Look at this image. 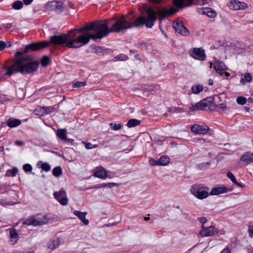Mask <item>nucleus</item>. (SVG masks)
I'll return each instance as SVG.
<instances>
[{
	"label": "nucleus",
	"mask_w": 253,
	"mask_h": 253,
	"mask_svg": "<svg viewBox=\"0 0 253 253\" xmlns=\"http://www.w3.org/2000/svg\"><path fill=\"white\" fill-rule=\"evenodd\" d=\"M248 101L249 103H253V98L252 97H249Z\"/></svg>",
	"instance_id": "62"
},
{
	"label": "nucleus",
	"mask_w": 253,
	"mask_h": 253,
	"mask_svg": "<svg viewBox=\"0 0 253 253\" xmlns=\"http://www.w3.org/2000/svg\"><path fill=\"white\" fill-rule=\"evenodd\" d=\"M202 229L199 232V235L202 237H209L214 236L218 233V229L214 226L206 227L202 226Z\"/></svg>",
	"instance_id": "7"
},
{
	"label": "nucleus",
	"mask_w": 253,
	"mask_h": 253,
	"mask_svg": "<svg viewBox=\"0 0 253 253\" xmlns=\"http://www.w3.org/2000/svg\"><path fill=\"white\" fill-rule=\"evenodd\" d=\"M192 57L196 59L203 60L206 58L205 50L202 48H194L193 50Z\"/></svg>",
	"instance_id": "12"
},
{
	"label": "nucleus",
	"mask_w": 253,
	"mask_h": 253,
	"mask_svg": "<svg viewBox=\"0 0 253 253\" xmlns=\"http://www.w3.org/2000/svg\"><path fill=\"white\" fill-rule=\"evenodd\" d=\"M35 223L34 216H30L23 222V224L27 226H36Z\"/></svg>",
	"instance_id": "28"
},
{
	"label": "nucleus",
	"mask_w": 253,
	"mask_h": 253,
	"mask_svg": "<svg viewBox=\"0 0 253 253\" xmlns=\"http://www.w3.org/2000/svg\"><path fill=\"white\" fill-rule=\"evenodd\" d=\"M172 27L175 31L181 35L187 36L189 34V30L183 25L182 22L176 21L173 22Z\"/></svg>",
	"instance_id": "8"
},
{
	"label": "nucleus",
	"mask_w": 253,
	"mask_h": 253,
	"mask_svg": "<svg viewBox=\"0 0 253 253\" xmlns=\"http://www.w3.org/2000/svg\"><path fill=\"white\" fill-rule=\"evenodd\" d=\"M86 85L85 82H77L73 84L74 87H80Z\"/></svg>",
	"instance_id": "44"
},
{
	"label": "nucleus",
	"mask_w": 253,
	"mask_h": 253,
	"mask_svg": "<svg viewBox=\"0 0 253 253\" xmlns=\"http://www.w3.org/2000/svg\"><path fill=\"white\" fill-rule=\"evenodd\" d=\"M191 130L193 132L196 134H204L209 131L210 128L207 125L195 124L191 127Z\"/></svg>",
	"instance_id": "11"
},
{
	"label": "nucleus",
	"mask_w": 253,
	"mask_h": 253,
	"mask_svg": "<svg viewBox=\"0 0 253 253\" xmlns=\"http://www.w3.org/2000/svg\"><path fill=\"white\" fill-rule=\"evenodd\" d=\"M210 165V163L209 162L207 163H203L199 164L197 167L199 169L203 170L208 168Z\"/></svg>",
	"instance_id": "38"
},
{
	"label": "nucleus",
	"mask_w": 253,
	"mask_h": 253,
	"mask_svg": "<svg viewBox=\"0 0 253 253\" xmlns=\"http://www.w3.org/2000/svg\"><path fill=\"white\" fill-rule=\"evenodd\" d=\"M23 3L21 1L17 0L13 3L12 7L14 9L19 10L22 8Z\"/></svg>",
	"instance_id": "34"
},
{
	"label": "nucleus",
	"mask_w": 253,
	"mask_h": 253,
	"mask_svg": "<svg viewBox=\"0 0 253 253\" xmlns=\"http://www.w3.org/2000/svg\"><path fill=\"white\" fill-rule=\"evenodd\" d=\"M227 177L232 181V182L236 184L239 187L243 188L245 187V185L238 182L236 179L235 178L234 174L231 172H228L227 173Z\"/></svg>",
	"instance_id": "25"
},
{
	"label": "nucleus",
	"mask_w": 253,
	"mask_h": 253,
	"mask_svg": "<svg viewBox=\"0 0 253 253\" xmlns=\"http://www.w3.org/2000/svg\"><path fill=\"white\" fill-rule=\"evenodd\" d=\"M83 143L84 144L85 147L87 149H91V144L89 142H86L85 141H83Z\"/></svg>",
	"instance_id": "52"
},
{
	"label": "nucleus",
	"mask_w": 253,
	"mask_h": 253,
	"mask_svg": "<svg viewBox=\"0 0 253 253\" xmlns=\"http://www.w3.org/2000/svg\"><path fill=\"white\" fill-rule=\"evenodd\" d=\"M224 74L226 77H228L230 76V74L228 72L224 71Z\"/></svg>",
	"instance_id": "63"
},
{
	"label": "nucleus",
	"mask_w": 253,
	"mask_h": 253,
	"mask_svg": "<svg viewBox=\"0 0 253 253\" xmlns=\"http://www.w3.org/2000/svg\"><path fill=\"white\" fill-rule=\"evenodd\" d=\"M220 253H231V250L229 247L224 249Z\"/></svg>",
	"instance_id": "53"
},
{
	"label": "nucleus",
	"mask_w": 253,
	"mask_h": 253,
	"mask_svg": "<svg viewBox=\"0 0 253 253\" xmlns=\"http://www.w3.org/2000/svg\"><path fill=\"white\" fill-rule=\"evenodd\" d=\"M180 108H168V111L170 113H174V112H180Z\"/></svg>",
	"instance_id": "45"
},
{
	"label": "nucleus",
	"mask_w": 253,
	"mask_h": 253,
	"mask_svg": "<svg viewBox=\"0 0 253 253\" xmlns=\"http://www.w3.org/2000/svg\"><path fill=\"white\" fill-rule=\"evenodd\" d=\"M2 26H3V27L6 28V29H10L13 26L12 25V24L11 23H7V24L3 25Z\"/></svg>",
	"instance_id": "54"
},
{
	"label": "nucleus",
	"mask_w": 253,
	"mask_h": 253,
	"mask_svg": "<svg viewBox=\"0 0 253 253\" xmlns=\"http://www.w3.org/2000/svg\"><path fill=\"white\" fill-rule=\"evenodd\" d=\"M149 162V164L151 166H153L159 165V164L158 163V161H156V160H155L153 159H150Z\"/></svg>",
	"instance_id": "49"
},
{
	"label": "nucleus",
	"mask_w": 253,
	"mask_h": 253,
	"mask_svg": "<svg viewBox=\"0 0 253 253\" xmlns=\"http://www.w3.org/2000/svg\"><path fill=\"white\" fill-rule=\"evenodd\" d=\"M240 160L243 162L246 165L253 163V153L249 152L245 153L241 156Z\"/></svg>",
	"instance_id": "16"
},
{
	"label": "nucleus",
	"mask_w": 253,
	"mask_h": 253,
	"mask_svg": "<svg viewBox=\"0 0 253 253\" xmlns=\"http://www.w3.org/2000/svg\"><path fill=\"white\" fill-rule=\"evenodd\" d=\"M227 188L226 187H219L213 188L210 192L211 195H217L220 194L224 193L227 192Z\"/></svg>",
	"instance_id": "20"
},
{
	"label": "nucleus",
	"mask_w": 253,
	"mask_h": 253,
	"mask_svg": "<svg viewBox=\"0 0 253 253\" xmlns=\"http://www.w3.org/2000/svg\"><path fill=\"white\" fill-rule=\"evenodd\" d=\"M213 84V80H211V79H210L209 80V84L210 85H212V84Z\"/></svg>",
	"instance_id": "61"
},
{
	"label": "nucleus",
	"mask_w": 253,
	"mask_h": 253,
	"mask_svg": "<svg viewBox=\"0 0 253 253\" xmlns=\"http://www.w3.org/2000/svg\"><path fill=\"white\" fill-rule=\"evenodd\" d=\"M192 92L194 94H198L203 90V86L201 84L194 85L192 86Z\"/></svg>",
	"instance_id": "31"
},
{
	"label": "nucleus",
	"mask_w": 253,
	"mask_h": 253,
	"mask_svg": "<svg viewBox=\"0 0 253 253\" xmlns=\"http://www.w3.org/2000/svg\"><path fill=\"white\" fill-rule=\"evenodd\" d=\"M49 58L47 56H44L42 57V59L41 63L43 66L45 67L46 66L49 64Z\"/></svg>",
	"instance_id": "41"
},
{
	"label": "nucleus",
	"mask_w": 253,
	"mask_h": 253,
	"mask_svg": "<svg viewBox=\"0 0 253 253\" xmlns=\"http://www.w3.org/2000/svg\"><path fill=\"white\" fill-rule=\"evenodd\" d=\"M66 129H59L57 132V135L59 138L63 140H67Z\"/></svg>",
	"instance_id": "27"
},
{
	"label": "nucleus",
	"mask_w": 253,
	"mask_h": 253,
	"mask_svg": "<svg viewBox=\"0 0 253 253\" xmlns=\"http://www.w3.org/2000/svg\"><path fill=\"white\" fill-rule=\"evenodd\" d=\"M197 220L202 224V226H204V224L207 221L206 218L205 217H199Z\"/></svg>",
	"instance_id": "47"
},
{
	"label": "nucleus",
	"mask_w": 253,
	"mask_h": 253,
	"mask_svg": "<svg viewBox=\"0 0 253 253\" xmlns=\"http://www.w3.org/2000/svg\"><path fill=\"white\" fill-rule=\"evenodd\" d=\"M21 123V121L18 119L10 118L8 120L6 124L9 127L12 128L19 126Z\"/></svg>",
	"instance_id": "21"
},
{
	"label": "nucleus",
	"mask_w": 253,
	"mask_h": 253,
	"mask_svg": "<svg viewBox=\"0 0 253 253\" xmlns=\"http://www.w3.org/2000/svg\"><path fill=\"white\" fill-rule=\"evenodd\" d=\"M53 195L55 199L57 200L61 205L66 206L68 204V199L64 189L62 188L59 191L54 192Z\"/></svg>",
	"instance_id": "6"
},
{
	"label": "nucleus",
	"mask_w": 253,
	"mask_h": 253,
	"mask_svg": "<svg viewBox=\"0 0 253 253\" xmlns=\"http://www.w3.org/2000/svg\"><path fill=\"white\" fill-rule=\"evenodd\" d=\"M41 168L45 171H48L51 169L50 166L47 163H43L42 164Z\"/></svg>",
	"instance_id": "39"
},
{
	"label": "nucleus",
	"mask_w": 253,
	"mask_h": 253,
	"mask_svg": "<svg viewBox=\"0 0 253 253\" xmlns=\"http://www.w3.org/2000/svg\"><path fill=\"white\" fill-rule=\"evenodd\" d=\"M33 59V56L30 55L20 57L14 64L6 68V75L11 76L18 73L27 74L36 71L38 68L39 64L37 61H32Z\"/></svg>",
	"instance_id": "2"
},
{
	"label": "nucleus",
	"mask_w": 253,
	"mask_h": 253,
	"mask_svg": "<svg viewBox=\"0 0 253 253\" xmlns=\"http://www.w3.org/2000/svg\"><path fill=\"white\" fill-rule=\"evenodd\" d=\"M33 0H23V2L25 4L28 5L32 2Z\"/></svg>",
	"instance_id": "58"
},
{
	"label": "nucleus",
	"mask_w": 253,
	"mask_h": 253,
	"mask_svg": "<svg viewBox=\"0 0 253 253\" xmlns=\"http://www.w3.org/2000/svg\"><path fill=\"white\" fill-rule=\"evenodd\" d=\"M203 0H173V4L177 7L182 9L193 4H198Z\"/></svg>",
	"instance_id": "5"
},
{
	"label": "nucleus",
	"mask_w": 253,
	"mask_h": 253,
	"mask_svg": "<svg viewBox=\"0 0 253 253\" xmlns=\"http://www.w3.org/2000/svg\"><path fill=\"white\" fill-rule=\"evenodd\" d=\"M237 102L240 105H244L246 103V98L243 96H240L237 98Z\"/></svg>",
	"instance_id": "40"
},
{
	"label": "nucleus",
	"mask_w": 253,
	"mask_h": 253,
	"mask_svg": "<svg viewBox=\"0 0 253 253\" xmlns=\"http://www.w3.org/2000/svg\"><path fill=\"white\" fill-rule=\"evenodd\" d=\"M10 237L11 242L15 244L18 240V234L16 229H11L10 231Z\"/></svg>",
	"instance_id": "23"
},
{
	"label": "nucleus",
	"mask_w": 253,
	"mask_h": 253,
	"mask_svg": "<svg viewBox=\"0 0 253 253\" xmlns=\"http://www.w3.org/2000/svg\"><path fill=\"white\" fill-rule=\"evenodd\" d=\"M23 169L25 172H30L32 170V167L31 165L26 164L23 165Z\"/></svg>",
	"instance_id": "43"
},
{
	"label": "nucleus",
	"mask_w": 253,
	"mask_h": 253,
	"mask_svg": "<svg viewBox=\"0 0 253 253\" xmlns=\"http://www.w3.org/2000/svg\"><path fill=\"white\" fill-rule=\"evenodd\" d=\"M149 1L152 2L155 4H159L162 2L164 0H148Z\"/></svg>",
	"instance_id": "55"
},
{
	"label": "nucleus",
	"mask_w": 253,
	"mask_h": 253,
	"mask_svg": "<svg viewBox=\"0 0 253 253\" xmlns=\"http://www.w3.org/2000/svg\"><path fill=\"white\" fill-rule=\"evenodd\" d=\"M117 185V184L115 183H108L107 184V186L109 187V188H112L114 186H115Z\"/></svg>",
	"instance_id": "57"
},
{
	"label": "nucleus",
	"mask_w": 253,
	"mask_h": 253,
	"mask_svg": "<svg viewBox=\"0 0 253 253\" xmlns=\"http://www.w3.org/2000/svg\"><path fill=\"white\" fill-rule=\"evenodd\" d=\"M36 226L42 225L48 222V219L46 215H42L41 214H38L34 216Z\"/></svg>",
	"instance_id": "14"
},
{
	"label": "nucleus",
	"mask_w": 253,
	"mask_h": 253,
	"mask_svg": "<svg viewBox=\"0 0 253 253\" xmlns=\"http://www.w3.org/2000/svg\"><path fill=\"white\" fill-rule=\"evenodd\" d=\"M105 187H107V184L102 183V184H97L96 185L93 186L91 188L98 189V188H101Z\"/></svg>",
	"instance_id": "48"
},
{
	"label": "nucleus",
	"mask_w": 253,
	"mask_h": 253,
	"mask_svg": "<svg viewBox=\"0 0 253 253\" xmlns=\"http://www.w3.org/2000/svg\"><path fill=\"white\" fill-rule=\"evenodd\" d=\"M115 61H126L128 59L127 55L124 54H121L115 57Z\"/></svg>",
	"instance_id": "37"
},
{
	"label": "nucleus",
	"mask_w": 253,
	"mask_h": 253,
	"mask_svg": "<svg viewBox=\"0 0 253 253\" xmlns=\"http://www.w3.org/2000/svg\"><path fill=\"white\" fill-rule=\"evenodd\" d=\"M60 239L58 237L50 239L47 243V248L53 251L57 248L60 245Z\"/></svg>",
	"instance_id": "15"
},
{
	"label": "nucleus",
	"mask_w": 253,
	"mask_h": 253,
	"mask_svg": "<svg viewBox=\"0 0 253 253\" xmlns=\"http://www.w3.org/2000/svg\"><path fill=\"white\" fill-rule=\"evenodd\" d=\"M110 125L111 128L114 130H119L122 128V126L120 124H117L111 123Z\"/></svg>",
	"instance_id": "42"
},
{
	"label": "nucleus",
	"mask_w": 253,
	"mask_h": 253,
	"mask_svg": "<svg viewBox=\"0 0 253 253\" xmlns=\"http://www.w3.org/2000/svg\"><path fill=\"white\" fill-rule=\"evenodd\" d=\"M228 6L230 9L233 10H239L247 8L248 7V4L244 2L237 0H232L229 2Z\"/></svg>",
	"instance_id": "9"
},
{
	"label": "nucleus",
	"mask_w": 253,
	"mask_h": 253,
	"mask_svg": "<svg viewBox=\"0 0 253 253\" xmlns=\"http://www.w3.org/2000/svg\"><path fill=\"white\" fill-rule=\"evenodd\" d=\"M178 9L174 7H171L169 9L159 10L157 14L160 22L161 23L162 20L165 19L167 16L172 15L176 13Z\"/></svg>",
	"instance_id": "10"
},
{
	"label": "nucleus",
	"mask_w": 253,
	"mask_h": 253,
	"mask_svg": "<svg viewBox=\"0 0 253 253\" xmlns=\"http://www.w3.org/2000/svg\"><path fill=\"white\" fill-rule=\"evenodd\" d=\"M213 68L217 73L221 76L223 75L224 71L227 69L224 63L219 60L214 63Z\"/></svg>",
	"instance_id": "13"
},
{
	"label": "nucleus",
	"mask_w": 253,
	"mask_h": 253,
	"mask_svg": "<svg viewBox=\"0 0 253 253\" xmlns=\"http://www.w3.org/2000/svg\"><path fill=\"white\" fill-rule=\"evenodd\" d=\"M123 15L119 18L108 20L97 21L86 25L81 28L71 30L68 34L51 36L49 42L42 41L37 43H32L27 45L23 51H18L15 53L17 58L23 53L36 51L49 45L50 43L54 44L63 45L71 48H76L86 44L90 39H101L112 32H123L126 30L133 27L137 28L145 25L150 28L156 21L155 11L151 8L146 10L147 18L139 16Z\"/></svg>",
	"instance_id": "1"
},
{
	"label": "nucleus",
	"mask_w": 253,
	"mask_h": 253,
	"mask_svg": "<svg viewBox=\"0 0 253 253\" xmlns=\"http://www.w3.org/2000/svg\"><path fill=\"white\" fill-rule=\"evenodd\" d=\"M46 110L44 109V107H38L34 111V114L38 116H43L46 115Z\"/></svg>",
	"instance_id": "26"
},
{
	"label": "nucleus",
	"mask_w": 253,
	"mask_h": 253,
	"mask_svg": "<svg viewBox=\"0 0 253 253\" xmlns=\"http://www.w3.org/2000/svg\"><path fill=\"white\" fill-rule=\"evenodd\" d=\"M159 28L161 30V31L162 32V34L165 36V37H167V35L165 33L164 31V30L162 28V25H161V23L160 22V24H159Z\"/></svg>",
	"instance_id": "59"
},
{
	"label": "nucleus",
	"mask_w": 253,
	"mask_h": 253,
	"mask_svg": "<svg viewBox=\"0 0 253 253\" xmlns=\"http://www.w3.org/2000/svg\"><path fill=\"white\" fill-rule=\"evenodd\" d=\"M210 98H208L206 100H203L199 102L201 110H206L207 107H209L210 109L213 108L212 101L210 99Z\"/></svg>",
	"instance_id": "19"
},
{
	"label": "nucleus",
	"mask_w": 253,
	"mask_h": 253,
	"mask_svg": "<svg viewBox=\"0 0 253 253\" xmlns=\"http://www.w3.org/2000/svg\"><path fill=\"white\" fill-rule=\"evenodd\" d=\"M202 13L207 15L210 18H214L216 16V13L215 11L210 8H205L203 9Z\"/></svg>",
	"instance_id": "24"
},
{
	"label": "nucleus",
	"mask_w": 253,
	"mask_h": 253,
	"mask_svg": "<svg viewBox=\"0 0 253 253\" xmlns=\"http://www.w3.org/2000/svg\"><path fill=\"white\" fill-rule=\"evenodd\" d=\"M46 10L53 11L57 14H60L64 10L65 6L61 1H51L45 6Z\"/></svg>",
	"instance_id": "4"
},
{
	"label": "nucleus",
	"mask_w": 253,
	"mask_h": 253,
	"mask_svg": "<svg viewBox=\"0 0 253 253\" xmlns=\"http://www.w3.org/2000/svg\"><path fill=\"white\" fill-rule=\"evenodd\" d=\"M141 121L140 120L135 119H131L128 120L126 126L130 128L139 125Z\"/></svg>",
	"instance_id": "29"
},
{
	"label": "nucleus",
	"mask_w": 253,
	"mask_h": 253,
	"mask_svg": "<svg viewBox=\"0 0 253 253\" xmlns=\"http://www.w3.org/2000/svg\"><path fill=\"white\" fill-rule=\"evenodd\" d=\"M92 52L98 55H101L103 54L104 50L101 47L95 46L92 48Z\"/></svg>",
	"instance_id": "36"
},
{
	"label": "nucleus",
	"mask_w": 253,
	"mask_h": 253,
	"mask_svg": "<svg viewBox=\"0 0 253 253\" xmlns=\"http://www.w3.org/2000/svg\"><path fill=\"white\" fill-rule=\"evenodd\" d=\"M44 109L46 110V115L51 113L53 111V108L52 107H44Z\"/></svg>",
	"instance_id": "51"
},
{
	"label": "nucleus",
	"mask_w": 253,
	"mask_h": 253,
	"mask_svg": "<svg viewBox=\"0 0 253 253\" xmlns=\"http://www.w3.org/2000/svg\"><path fill=\"white\" fill-rule=\"evenodd\" d=\"M220 97L218 95H216L210 99L212 101V106L213 108L218 107L221 109H225L226 108V104L224 103H218V101L220 99Z\"/></svg>",
	"instance_id": "17"
},
{
	"label": "nucleus",
	"mask_w": 253,
	"mask_h": 253,
	"mask_svg": "<svg viewBox=\"0 0 253 253\" xmlns=\"http://www.w3.org/2000/svg\"><path fill=\"white\" fill-rule=\"evenodd\" d=\"M252 79V76L250 73H246L244 75V78H242L240 82L241 83L244 84L246 82L248 83L251 82Z\"/></svg>",
	"instance_id": "32"
},
{
	"label": "nucleus",
	"mask_w": 253,
	"mask_h": 253,
	"mask_svg": "<svg viewBox=\"0 0 253 253\" xmlns=\"http://www.w3.org/2000/svg\"><path fill=\"white\" fill-rule=\"evenodd\" d=\"M190 110L191 111H195L197 110H201V109H200V105L199 103H197L196 105L194 106H191L190 108Z\"/></svg>",
	"instance_id": "46"
},
{
	"label": "nucleus",
	"mask_w": 253,
	"mask_h": 253,
	"mask_svg": "<svg viewBox=\"0 0 253 253\" xmlns=\"http://www.w3.org/2000/svg\"><path fill=\"white\" fill-rule=\"evenodd\" d=\"M62 173V170L60 167H56L52 170L53 175L56 177L60 176Z\"/></svg>",
	"instance_id": "33"
},
{
	"label": "nucleus",
	"mask_w": 253,
	"mask_h": 253,
	"mask_svg": "<svg viewBox=\"0 0 253 253\" xmlns=\"http://www.w3.org/2000/svg\"><path fill=\"white\" fill-rule=\"evenodd\" d=\"M7 43L5 42L0 41V51L2 50L5 47H6Z\"/></svg>",
	"instance_id": "50"
},
{
	"label": "nucleus",
	"mask_w": 253,
	"mask_h": 253,
	"mask_svg": "<svg viewBox=\"0 0 253 253\" xmlns=\"http://www.w3.org/2000/svg\"><path fill=\"white\" fill-rule=\"evenodd\" d=\"M18 171V170L16 168H13L11 169L7 170L6 175L7 176H15L17 174Z\"/></svg>",
	"instance_id": "35"
},
{
	"label": "nucleus",
	"mask_w": 253,
	"mask_h": 253,
	"mask_svg": "<svg viewBox=\"0 0 253 253\" xmlns=\"http://www.w3.org/2000/svg\"><path fill=\"white\" fill-rule=\"evenodd\" d=\"M94 176L100 178L104 179L107 177V173L104 169L99 168L95 172Z\"/></svg>",
	"instance_id": "22"
},
{
	"label": "nucleus",
	"mask_w": 253,
	"mask_h": 253,
	"mask_svg": "<svg viewBox=\"0 0 253 253\" xmlns=\"http://www.w3.org/2000/svg\"><path fill=\"white\" fill-rule=\"evenodd\" d=\"M15 144L18 145H23L24 143H23V142L22 141L17 140L15 142Z\"/></svg>",
	"instance_id": "60"
},
{
	"label": "nucleus",
	"mask_w": 253,
	"mask_h": 253,
	"mask_svg": "<svg viewBox=\"0 0 253 253\" xmlns=\"http://www.w3.org/2000/svg\"><path fill=\"white\" fill-rule=\"evenodd\" d=\"M209 189L201 184L193 185L190 190L192 195L200 200L207 198L209 195Z\"/></svg>",
	"instance_id": "3"
},
{
	"label": "nucleus",
	"mask_w": 253,
	"mask_h": 253,
	"mask_svg": "<svg viewBox=\"0 0 253 253\" xmlns=\"http://www.w3.org/2000/svg\"><path fill=\"white\" fill-rule=\"evenodd\" d=\"M169 162V159L166 156H162L158 160V163L160 166H165Z\"/></svg>",
	"instance_id": "30"
},
{
	"label": "nucleus",
	"mask_w": 253,
	"mask_h": 253,
	"mask_svg": "<svg viewBox=\"0 0 253 253\" xmlns=\"http://www.w3.org/2000/svg\"><path fill=\"white\" fill-rule=\"evenodd\" d=\"M249 234L250 237H253V227L249 228Z\"/></svg>",
	"instance_id": "56"
},
{
	"label": "nucleus",
	"mask_w": 253,
	"mask_h": 253,
	"mask_svg": "<svg viewBox=\"0 0 253 253\" xmlns=\"http://www.w3.org/2000/svg\"><path fill=\"white\" fill-rule=\"evenodd\" d=\"M73 213L81 220V221L84 225H87L89 224V220L85 218V216L87 214L86 212H81L78 211H74Z\"/></svg>",
	"instance_id": "18"
},
{
	"label": "nucleus",
	"mask_w": 253,
	"mask_h": 253,
	"mask_svg": "<svg viewBox=\"0 0 253 253\" xmlns=\"http://www.w3.org/2000/svg\"><path fill=\"white\" fill-rule=\"evenodd\" d=\"M144 220H145V221H148V220H149L150 219V217H145L144 218Z\"/></svg>",
	"instance_id": "64"
}]
</instances>
